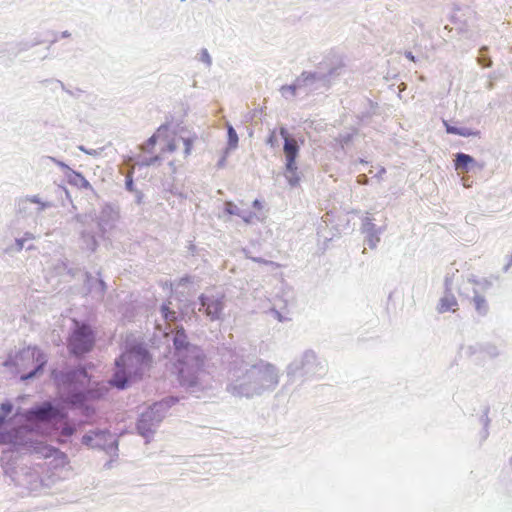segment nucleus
Listing matches in <instances>:
<instances>
[{
	"label": "nucleus",
	"instance_id": "1",
	"mask_svg": "<svg viewBox=\"0 0 512 512\" xmlns=\"http://www.w3.org/2000/svg\"><path fill=\"white\" fill-rule=\"evenodd\" d=\"M151 362V358L147 351L141 346H135L129 351L123 353L119 359L116 360L117 371L114 374V377L110 381V383L116 386L119 389L125 388V384L127 382V378L125 376L126 368L129 370V373H132V370L136 373L139 370H142L143 367H146Z\"/></svg>",
	"mask_w": 512,
	"mask_h": 512
},
{
	"label": "nucleus",
	"instance_id": "2",
	"mask_svg": "<svg viewBox=\"0 0 512 512\" xmlns=\"http://www.w3.org/2000/svg\"><path fill=\"white\" fill-rule=\"evenodd\" d=\"M95 343L92 329L86 324L76 322V328L68 340V348L75 355H82L89 352Z\"/></svg>",
	"mask_w": 512,
	"mask_h": 512
},
{
	"label": "nucleus",
	"instance_id": "3",
	"mask_svg": "<svg viewBox=\"0 0 512 512\" xmlns=\"http://www.w3.org/2000/svg\"><path fill=\"white\" fill-rule=\"evenodd\" d=\"M280 135L284 139V154L286 157V178L292 186L299 183L300 177L297 172L296 157L299 147L297 141L291 138L285 128L280 129Z\"/></svg>",
	"mask_w": 512,
	"mask_h": 512
},
{
	"label": "nucleus",
	"instance_id": "4",
	"mask_svg": "<svg viewBox=\"0 0 512 512\" xmlns=\"http://www.w3.org/2000/svg\"><path fill=\"white\" fill-rule=\"evenodd\" d=\"M246 204L243 201H240V206L233 203L232 201H227L224 204V210L229 215H237L243 219L245 223H254L256 221H262L265 218L264 208L265 205L260 200H254L252 202V210H248L245 208Z\"/></svg>",
	"mask_w": 512,
	"mask_h": 512
},
{
	"label": "nucleus",
	"instance_id": "5",
	"mask_svg": "<svg viewBox=\"0 0 512 512\" xmlns=\"http://www.w3.org/2000/svg\"><path fill=\"white\" fill-rule=\"evenodd\" d=\"M177 136L168 126H160L154 135H152L146 143V148L151 149L156 144L159 145L160 154L155 160L162 158L166 153H172L176 150Z\"/></svg>",
	"mask_w": 512,
	"mask_h": 512
},
{
	"label": "nucleus",
	"instance_id": "6",
	"mask_svg": "<svg viewBox=\"0 0 512 512\" xmlns=\"http://www.w3.org/2000/svg\"><path fill=\"white\" fill-rule=\"evenodd\" d=\"M59 411L52 406L51 403L45 402L41 406L34 407L27 411L26 419L28 421H49L52 418L57 417Z\"/></svg>",
	"mask_w": 512,
	"mask_h": 512
},
{
	"label": "nucleus",
	"instance_id": "7",
	"mask_svg": "<svg viewBox=\"0 0 512 512\" xmlns=\"http://www.w3.org/2000/svg\"><path fill=\"white\" fill-rule=\"evenodd\" d=\"M200 301L202 307L204 308L205 314L211 320L219 319L221 312L223 310V296L215 297L202 295L200 297Z\"/></svg>",
	"mask_w": 512,
	"mask_h": 512
},
{
	"label": "nucleus",
	"instance_id": "8",
	"mask_svg": "<svg viewBox=\"0 0 512 512\" xmlns=\"http://www.w3.org/2000/svg\"><path fill=\"white\" fill-rule=\"evenodd\" d=\"M58 165L65 170L67 182L79 189H91L89 181L79 172L72 170L66 164L58 162Z\"/></svg>",
	"mask_w": 512,
	"mask_h": 512
},
{
	"label": "nucleus",
	"instance_id": "9",
	"mask_svg": "<svg viewBox=\"0 0 512 512\" xmlns=\"http://www.w3.org/2000/svg\"><path fill=\"white\" fill-rule=\"evenodd\" d=\"M34 452L40 454L43 458L56 457L62 462H65L67 460V456L65 453L61 452L59 449L55 447H52L44 443H38L34 447Z\"/></svg>",
	"mask_w": 512,
	"mask_h": 512
},
{
	"label": "nucleus",
	"instance_id": "10",
	"mask_svg": "<svg viewBox=\"0 0 512 512\" xmlns=\"http://www.w3.org/2000/svg\"><path fill=\"white\" fill-rule=\"evenodd\" d=\"M458 309V302L456 297L449 293L444 295L438 304L437 310L439 313L455 312Z\"/></svg>",
	"mask_w": 512,
	"mask_h": 512
},
{
	"label": "nucleus",
	"instance_id": "11",
	"mask_svg": "<svg viewBox=\"0 0 512 512\" xmlns=\"http://www.w3.org/2000/svg\"><path fill=\"white\" fill-rule=\"evenodd\" d=\"M25 354H27L28 357H31L33 359L36 358V361H37V365H36L35 369L32 370L30 373H28L26 376L22 377L23 379H28V378H31L34 375H36V373L42 369L43 365L45 364V360H44V356L42 355V353L36 348L28 349L25 352Z\"/></svg>",
	"mask_w": 512,
	"mask_h": 512
},
{
	"label": "nucleus",
	"instance_id": "12",
	"mask_svg": "<svg viewBox=\"0 0 512 512\" xmlns=\"http://www.w3.org/2000/svg\"><path fill=\"white\" fill-rule=\"evenodd\" d=\"M443 123L446 128V132L448 134H455V135H460L463 137H470V136L477 137L480 135V132L477 130L474 131L469 128H458V127L450 125L447 121H444Z\"/></svg>",
	"mask_w": 512,
	"mask_h": 512
},
{
	"label": "nucleus",
	"instance_id": "13",
	"mask_svg": "<svg viewBox=\"0 0 512 512\" xmlns=\"http://www.w3.org/2000/svg\"><path fill=\"white\" fill-rule=\"evenodd\" d=\"M474 163L473 157L468 154L458 153L456 154V158L454 160V165L456 170H461L462 172L468 171V166Z\"/></svg>",
	"mask_w": 512,
	"mask_h": 512
},
{
	"label": "nucleus",
	"instance_id": "14",
	"mask_svg": "<svg viewBox=\"0 0 512 512\" xmlns=\"http://www.w3.org/2000/svg\"><path fill=\"white\" fill-rule=\"evenodd\" d=\"M189 374V368H181L179 369V379L181 384L187 385V386H194L197 384V377L195 375L188 377Z\"/></svg>",
	"mask_w": 512,
	"mask_h": 512
},
{
	"label": "nucleus",
	"instance_id": "15",
	"mask_svg": "<svg viewBox=\"0 0 512 512\" xmlns=\"http://www.w3.org/2000/svg\"><path fill=\"white\" fill-rule=\"evenodd\" d=\"M473 301L475 304V308L479 313H485L487 311L488 305L484 297L480 295H475Z\"/></svg>",
	"mask_w": 512,
	"mask_h": 512
},
{
	"label": "nucleus",
	"instance_id": "16",
	"mask_svg": "<svg viewBox=\"0 0 512 512\" xmlns=\"http://www.w3.org/2000/svg\"><path fill=\"white\" fill-rule=\"evenodd\" d=\"M186 335L184 330H178L174 337V345L177 349L183 348L186 346Z\"/></svg>",
	"mask_w": 512,
	"mask_h": 512
},
{
	"label": "nucleus",
	"instance_id": "17",
	"mask_svg": "<svg viewBox=\"0 0 512 512\" xmlns=\"http://www.w3.org/2000/svg\"><path fill=\"white\" fill-rule=\"evenodd\" d=\"M238 145V136L232 126H228V146L230 149H235Z\"/></svg>",
	"mask_w": 512,
	"mask_h": 512
},
{
	"label": "nucleus",
	"instance_id": "18",
	"mask_svg": "<svg viewBox=\"0 0 512 512\" xmlns=\"http://www.w3.org/2000/svg\"><path fill=\"white\" fill-rule=\"evenodd\" d=\"M146 417H148V414H143L142 415V418L139 420L138 424H137V429L139 430V432L141 433V435L143 436H147L148 433L151 432V429L148 428L147 426V421H146Z\"/></svg>",
	"mask_w": 512,
	"mask_h": 512
},
{
	"label": "nucleus",
	"instance_id": "19",
	"mask_svg": "<svg viewBox=\"0 0 512 512\" xmlns=\"http://www.w3.org/2000/svg\"><path fill=\"white\" fill-rule=\"evenodd\" d=\"M105 434V432H102V431H98V432H93L91 434H87L85 436H83L82 438V442L87 445V446H91L93 447V440L95 437H99V436H103Z\"/></svg>",
	"mask_w": 512,
	"mask_h": 512
},
{
	"label": "nucleus",
	"instance_id": "20",
	"mask_svg": "<svg viewBox=\"0 0 512 512\" xmlns=\"http://www.w3.org/2000/svg\"><path fill=\"white\" fill-rule=\"evenodd\" d=\"M161 311L165 320L174 321L176 319L175 311L170 310L169 306L163 305Z\"/></svg>",
	"mask_w": 512,
	"mask_h": 512
},
{
	"label": "nucleus",
	"instance_id": "21",
	"mask_svg": "<svg viewBox=\"0 0 512 512\" xmlns=\"http://www.w3.org/2000/svg\"><path fill=\"white\" fill-rule=\"evenodd\" d=\"M178 402V399L175 398V397H170L168 399H165L159 403H156L154 405V407H159V408H168V407H171L172 405H174L175 403Z\"/></svg>",
	"mask_w": 512,
	"mask_h": 512
},
{
	"label": "nucleus",
	"instance_id": "22",
	"mask_svg": "<svg viewBox=\"0 0 512 512\" xmlns=\"http://www.w3.org/2000/svg\"><path fill=\"white\" fill-rule=\"evenodd\" d=\"M193 141H194V139H192V138H183V143L185 146L184 153L186 156L191 154Z\"/></svg>",
	"mask_w": 512,
	"mask_h": 512
},
{
	"label": "nucleus",
	"instance_id": "23",
	"mask_svg": "<svg viewBox=\"0 0 512 512\" xmlns=\"http://www.w3.org/2000/svg\"><path fill=\"white\" fill-rule=\"evenodd\" d=\"M74 432H75V428L73 426L66 424L61 430V435L65 436V437H70L74 434Z\"/></svg>",
	"mask_w": 512,
	"mask_h": 512
},
{
	"label": "nucleus",
	"instance_id": "24",
	"mask_svg": "<svg viewBox=\"0 0 512 512\" xmlns=\"http://www.w3.org/2000/svg\"><path fill=\"white\" fill-rule=\"evenodd\" d=\"M1 410L5 414H9L12 411V405L10 403H2L1 404Z\"/></svg>",
	"mask_w": 512,
	"mask_h": 512
},
{
	"label": "nucleus",
	"instance_id": "25",
	"mask_svg": "<svg viewBox=\"0 0 512 512\" xmlns=\"http://www.w3.org/2000/svg\"><path fill=\"white\" fill-rule=\"evenodd\" d=\"M83 398H84V396L82 394L75 395V396H73V399H71V403L72 404L80 403V402H82Z\"/></svg>",
	"mask_w": 512,
	"mask_h": 512
},
{
	"label": "nucleus",
	"instance_id": "26",
	"mask_svg": "<svg viewBox=\"0 0 512 512\" xmlns=\"http://www.w3.org/2000/svg\"><path fill=\"white\" fill-rule=\"evenodd\" d=\"M281 90H282V91H284V90H288L291 94H293V95H294V94L296 93V86H294V85L283 86V87L281 88Z\"/></svg>",
	"mask_w": 512,
	"mask_h": 512
},
{
	"label": "nucleus",
	"instance_id": "27",
	"mask_svg": "<svg viewBox=\"0 0 512 512\" xmlns=\"http://www.w3.org/2000/svg\"><path fill=\"white\" fill-rule=\"evenodd\" d=\"M225 160H226V157L223 156L221 161H220V163H219V167H223L224 166Z\"/></svg>",
	"mask_w": 512,
	"mask_h": 512
},
{
	"label": "nucleus",
	"instance_id": "28",
	"mask_svg": "<svg viewBox=\"0 0 512 512\" xmlns=\"http://www.w3.org/2000/svg\"><path fill=\"white\" fill-rule=\"evenodd\" d=\"M32 203H39V200L36 196L29 199Z\"/></svg>",
	"mask_w": 512,
	"mask_h": 512
},
{
	"label": "nucleus",
	"instance_id": "29",
	"mask_svg": "<svg viewBox=\"0 0 512 512\" xmlns=\"http://www.w3.org/2000/svg\"><path fill=\"white\" fill-rule=\"evenodd\" d=\"M407 58H409L410 60L414 61V56L412 55L411 52L407 53L406 54Z\"/></svg>",
	"mask_w": 512,
	"mask_h": 512
},
{
	"label": "nucleus",
	"instance_id": "30",
	"mask_svg": "<svg viewBox=\"0 0 512 512\" xmlns=\"http://www.w3.org/2000/svg\"><path fill=\"white\" fill-rule=\"evenodd\" d=\"M5 421V415H0V426L4 423Z\"/></svg>",
	"mask_w": 512,
	"mask_h": 512
},
{
	"label": "nucleus",
	"instance_id": "31",
	"mask_svg": "<svg viewBox=\"0 0 512 512\" xmlns=\"http://www.w3.org/2000/svg\"><path fill=\"white\" fill-rule=\"evenodd\" d=\"M273 137H274V133H272V135H271V137H270V139H269V142H270L272 145H273V141H274V138H273Z\"/></svg>",
	"mask_w": 512,
	"mask_h": 512
},
{
	"label": "nucleus",
	"instance_id": "32",
	"mask_svg": "<svg viewBox=\"0 0 512 512\" xmlns=\"http://www.w3.org/2000/svg\"><path fill=\"white\" fill-rule=\"evenodd\" d=\"M365 175H362L361 179H358V182L364 181Z\"/></svg>",
	"mask_w": 512,
	"mask_h": 512
},
{
	"label": "nucleus",
	"instance_id": "33",
	"mask_svg": "<svg viewBox=\"0 0 512 512\" xmlns=\"http://www.w3.org/2000/svg\"><path fill=\"white\" fill-rule=\"evenodd\" d=\"M365 175H362L361 179H358V182L364 181Z\"/></svg>",
	"mask_w": 512,
	"mask_h": 512
},
{
	"label": "nucleus",
	"instance_id": "34",
	"mask_svg": "<svg viewBox=\"0 0 512 512\" xmlns=\"http://www.w3.org/2000/svg\"><path fill=\"white\" fill-rule=\"evenodd\" d=\"M365 175H362L361 179H358V182L364 181Z\"/></svg>",
	"mask_w": 512,
	"mask_h": 512
}]
</instances>
